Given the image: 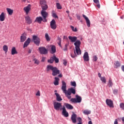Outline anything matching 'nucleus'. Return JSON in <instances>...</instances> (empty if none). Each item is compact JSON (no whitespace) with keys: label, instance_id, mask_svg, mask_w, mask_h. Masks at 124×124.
Returning a JSON list of instances; mask_svg holds the SVG:
<instances>
[{"label":"nucleus","instance_id":"1","mask_svg":"<svg viewBox=\"0 0 124 124\" xmlns=\"http://www.w3.org/2000/svg\"><path fill=\"white\" fill-rule=\"evenodd\" d=\"M62 90L63 91V93H65V95L66 96V97L68 98V99H71V93H73V94H75V93H76V91L72 87L68 89V90L66 91V83L63 80L62 81Z\"/></svg>","mask_w":124,"mask_h":124},{"label":"nucleus","instance_id":"2","mask_svg":"<svg viewBox=\"0 0 124 124\" xmlns=\"http://www.w3.org/2000/svg\"><path fill=\"white\" fill-rule=\"evenodd\" d=\"M75 46L76 52L77 55H81V50H80V46L81 45V41L80 40H76L74 43Z\"/></svg>","mask_w":124,"mask_h":124},{"label":"nucleus","instance_id":"3","mask_svg":"<svg viewBox=\"0 0 124 124\" xmlns=\"http://www.w3.org/2000/svg\"><path fill=\"white\" fill-rule=\"evenodd\" d=\"M76 98H71L70 101L73 102L74 103H80L82 101V97L79 96L78 95H76Z\"/></svg>","mask_w":124,"mask_h":124},{"label":"nucleus","instance_id":"4","mask_svg":"<svg viewBox=\"0 0 124 124\" xmlns=\"http://www.w3.org/2000/svg\"><path fill=\"white\" fill-rule=\"evenodd\" d=\"M41 14L44 19L43 22L44 23L47 22V19L46 18L48 17V15H49L46 11L42 10Z\"/></svg>","mask_w":124,"mask_h":124},{"label":"nucleus","instance_id":"5","mask_svg":"<svg viewBox=\"0 0 124 124\" xmlns=\"http://www.w3.org/2000/svg\"><path fill=\"white\" fill-rule=\"evenodd\" d=\"M32 39L34 43H35L37 46H39V44H40V39L39 37L36 35H33Z\"/></svg>","mask_w":124,"mask_h":124},{"label":"nucleus","instance_id":"6","mask_svg":"<svg viewBox=\"0 0 124 124\" xmlns=\"http://www.w3.org/2000/svg\"><path fill=\"white\" fill-rule=\"evenodd\" d=\"M39 51H40V54L42 55H46L48 52L47 51V49L44 46H41L39 47Z\"/></svg>","mask_w":124,"mask_h":124},{"label":"nucleus","instance_id":"7","mask_svg":"<svg viewBox=\"0 0 124 124\" xmlns=\"http://www.w3.org/2000/svg\"><path fill=\"white\" fill-rule=\"evenodd\" d=\"M53 106L55 110H60V108H62V103L57 102H54Z\"/></svg>","mask_w":124,"mask_h":124},{"label":"nucleus","instance_id":"8","mask_svg":"<svg viewBox=\"0 0 124 124\" xmlns=\"http://www.w3.org/2000/svg\"><path fill=\"white\" fill-rule=\"evenodd\" d=\"M106 102L107 103V105L109 106V107L114 108V103H113V101H112V100L107 99Z\"/></svg>","mask_w":124,"mask_h":124},{"label":"nucleus","instance_id":"9","mask_svg":"<svg viewBox=\"0 0 124 124\" xmlns=\"http://www.w3.org/2000/svg\"><path fill=\"white\" fill-rule=\"evenodd\" d=\"M62 116L65 117V118H67L68 116H69V114H68V112L66 111V109H65V107L63 106L62 108Z\"/></svg>","mask_w":124,"mask_h":124},{"label":"nucleus","instance_id":"10","mask_svg":"<svg viewBox=\"0 0 124 124\" xmlns=\"http://www.w3.org/2000/svg\"><path fill=\"white\" fill-rule=\"evenodd\" d=\"M60 70L58 69V68L55 67L54 68H53V70H52V76H57V75L60 74Z\"/></svg>","mask_w":124,"mask_h":124},{"label":"nucleus","instance_id":"11","mask_svg":"<svg viewBox=\"0 0 124 124\" xmlns=\"http://www.w3.org/2000/svg\"><path fill=\"white\" fill-rule=\"evenodd\" d=\"M50 27L52 30H56L57 29V25H56V20L52 19L50 22Z\"/></svg>","mask_w":124,"mask_h":124},{"label":"nucleus","instance_id":"12","mask_svg":"<svg viewBox=\"0 0 124 124\" xmlns=\"http://www.w3.org/2000/svg\"><path fill=\"white\" fill-rule=\"evenodd\" d=\"M77 118V115L73 113L71 117V120L73 124H76V123H77V120H76Z\"/></svg>","mask_w":124,"mask_h":124},{"label":"nucleus","instance_id":"13","mask_svg":"<svg viewBox=\"0 0 124 124\" xmlns=\"http://www.w3.org/2000/svg\"><path fill=\"white\" fill-rule=\"evenodd\" d=\"M82 16L86 20L87 27L90 28V27H91V21H90V19H89V18H88V17H87V16H86L85 15H83Z\"/></svg>","mask_w":124,"mask_h":124},{"label":"nucleus","instance_id":"14","mask_svg":"<svg viewBox=\"0 0 124 124\" xmlns=\"http://www.w3.org/2000/svg\"><path fill=\"white\" fill-rule=\"evenodd\" d=\"M83 60L85 62H89V61H90L89 53H88L87 52L84 53L83 55Z\"/></svg>","mask_w":124,"mask_h":124},{"label":"nucleus","instance_id":"15","mask_svg":"<svg viewBox=\"0 0 124 124\" xmlns=\"http://www.w3.org/2000/svg\"><path fill=\"white\" fill-rule=\"evenodd\" d=\"M31 4H28L27 6L24 8V10L26 12V14H29V12L31 11Z\"/></svg>","mask_w":124,"mask_h":124},{"label":"nucleus","instance_id":"16","mask_svg":"<svg viewBox=\"0 0 124 124\" xmlns=\"http://www.w3.org/2000/svg\"><path fill=\"white\" fill-rule=\"evenodd\" d=\"M31 43V38H28L27 40L25 42L23 45V48H26L29 46L30 44Z\"/></svg>","mask_w":124,"mask_h":124},{"label":"nucleus","instance_id":"17","mask_svg":"<svg viewBox=\"0 0 124 124\" xmlns=\"http://www.w3.org/2000/svg\"><path fill=\"white\" fill-rule=\"evenodd\" d=\"M51 50H50V53L51 54H55L56 52V46L54 45H50Z\"/></svg>","mask_w":124,"mask_h":124},{"label":"nucleus","instance_id":"18","mask_svg":"<svg viewBox=\"0 0 124 124\" xmlns=\"http://www.w3.org/2000/svg\"><path fill=\"white\" fill-rule=\"evenodd\" d=\"M25 21L27 23V24H31L32 23V20L31 19V17H30L29 16H25Z\"/></svg>","mask_w":124,"mask_h":124},{"label":"nucleus","instance_id":"19","mask_svg":"<svg viewBox=\"0 0 124 124\" xmlns=\"http://www.w3.org/2000/svg\"><path fill=\"white\" fill-rule=\"evenodd\" d=\"M68 38L69 40H70L71 42H76V41L77 40V37L76 36H69Z\"/></svg>","mask_w":124,"mask_h":124},{"label":"nucleus","instance_id":"20","mask_svg":"<svg viewBox=\"0 0 124 124\" xmlns=\"http://www.w3.org/2000/svg\"><path fill=\"white\" fill-rule=\"evenodd\" d=\"M44 18L41 16L37 17L35 20V22H37L39 24H41V22H43Z\"/></svg>","mask_w":124,"mask_h":124},{"label":"nucleus","instance_id":"21","mask_svg":"<svg viewBox=\"0 0 124 124\" xmlns=\"http://www.w3.org/2000/svg\"><path fill=\"white\" fill-rule=\"evenodd\" d=\"M5 20V14L2 12L0 15V21L3 22Z\"/></svg>","mask_w":124,"mask_h":124},{"label":"nucleus","instance_id":"22","mask_svg":"<svg viewBox=\"0 0 124 124\" xmlns=\"http://www.w3.org/2000/svg\"><path fill=\"white\" fill-rule=\"evenodd\" d=\"M64 106L67 109H69V110H72L73 109V106L69 104L65 103Z\"/></svg>","mask_w":124,"mask_h":124},{"label":"nucleus","instance_id":"23","mask_svg":"<svg viewBox=\"0 0 124 124\" xmlns=\"http://www.w3.org/2000/svg\"><path fill=\"white\" fill-rule=\"evenodd\" d=\"M54 67H55L51 65H47L46 66V71H50V70H51L52 71H53Z\"/></svg>","mask_w":124,"mask_h":124},{"label":"nucleus","instance_id":"24","mask_svg":"<svg viewBox=\"0 0 124 124\" xmlns=\"http://www.w3.org/2000/svg\"><path fill=\"white\" fill-rule=\"evenodd\" d=\"M11 54L13 55H16V54H18V52L16 50V47H13L11 50Z\"/></svg>","mask_w":124,"mask_h":124},{"label":"nucleus","instance_id":"25","mask_svg":"<svg viewBox=\"0 0 124 124\" xmlns=\"http://www.w3.org/2000/svg\"><path fill=\"white\" fill-rule=\"evenodd\" d=\"M59 81H60V78L58 77H55L54 84L55 86H58L59 85Z\"/></svg>","mask_w":124,"mask_h":124},{"label":"nucleus","instance_id":"26","mask_svg":"<svg viewBox=\"0 0 124 124\" xmlns=\"http://www.w3.org/2000/svg\"><path fill=\"white\" fill-rule=\"evenodd\" d=\"M55 94L56 95L57 101H62V97H61L60 94L58 93H55Z\"/></svg>","mask_w":124,"mask_h":124},{"label":"nucleus","instance_id":"27","mask_svg":"<svg viewBox=\"0 0 124 124\" xmlns=\"http://www.w3.org/2000/svg\"><path fill=\"white\" fill-rule=\"evenodd\" d=\"M41 7L42 10H43L44 11H46V10L48 9V6L47 5V4H43L41 6Z\"/></svg>","mask_w":124,"mask_h":124},{"label":"nucleus","instance_id":"28","mask_svg":"<svg viewBox=\"0 0 124 124\" xmlns=\"http://www.w3.org/2000/svg\"><path fill=\"white\" fill-rule=\"evenodd\" d=\"M26 39H27V37L25 35H22L20 36V42H24Z\"/></svg>","mask_w":124,"mask_h":124},{"label":"nucleus","instance_id":"29","mask_svg":"<svg viewBox=\"0 0 124 124\" xmlns=\"http://www.w3.org/2000/svg\"><path fill=\"white\" fill-rule=\"evenodd\" d=\"M114 67L115 68H118V67H120V66H121V64L119 62L116 61L114 62Z\"/></svg>","mask_w":124,"mask_h":124},{"label":"nucleus","instance_id":"30","mask_svg":"<svg viewBox=\"0 0 124 124\" xmlns=\"http://www.w3.org/2000/svg\"><path fill=\"white\" fill-rule=\"evenodd\" d=\"M6 10L9 14V15H12V14H13V10L8 8H7Z\"/></svg>","mask_w":124,"mask_h":124},{"label":"nucleus","instance_id":"31","mask_svg":"<svg viewBox=\"0 0 124 124\" xmlns=\"http://www.w3.org/2000/svg\"><path fill=\"white\" fill-rule=\"evenodd\" d=\"M54 55L53 57H51L49 60L47 61V62H49V63H53L54 62Z\"/></svg>","mask_w":124,"mask_h":124},{"label":"nucleus","instance_id":"32","mask_svg":"<svg viewBox=\"0 0 124 124\" xmlns=\"http://www.w3.org/2000/svg\"><path fill=\"white\" fill-rule=\"evenodd\" d=\"M33 62H34V63H35V64H37V65H38V64H39L40 62L39 61V60H37L36 58H34L33 60Z\"/></svg>","mask_w":124,"mask_h":124},{"label":"nucleus","instance_id":"33","mask_svg":"<svg viewBox=\"0 0 124 124\" xmlns=\"http://www.w3.org/2000/svg\"><path fill=\"white\" fill-rule=\"evenodd\" d=\"M3 50L4 51V52H5V53H7L8 51V46H7L6 45L3 46Z\"/></svg>","mask_w":124,"mask_h":124},{"label":"nucleus","instance_id":"34","mask_svg":"<svg viewBox=\"0 0 124 124\" xmlns=\"http://www.w3.org/2000/svg\"><path fill=\"white\" fill-rule=\"evenodd\" d=\"M52 16L54 18H57L58 19L59 18V17L58 16H57V14L55 13V11H52Z\"/></svg>","mask_w":124,"mask_h":124},{"label":"nucleus","instance_id":"35","mask_svg":"<svg viewBox=\"0 0 124 124\" xmlns=\"http://www.w3.org/2000/svg\"><path fill=\"white\" fill-rule=\"evenodd\" d=\"M45 38L46 40V41H50V37H49V34L48 33H46L45 34Z\"/></svg>","mask_w":124,"mask_h":124},{"label":"nucleus","instance_id":"36","mask_svg":"<svg viewBox=\"0 0 124 124\" xmlns=\"http://www.w3.org/2000/svg\"><path fill=\"white\" fill-rule=\"evenodd\" d=\"M112 86H113V82L112 81V79H111V78H109L108 80V87L110 88Z\"/></svg>","mask_w":124,"mask_h":124},{"label":"nucleus","instance_id":"37","mask_svg":"<svg viewBox=\"0 0 124 124\" xmlns=\"http://www.w3.org/2000/svg\"><path fill=\"white\" fill-rule=\"evenodd\" d=\"M83 114L85 115H89V114H91V111L85 110L83 111Z\"/></svg>","mask_w":124,"mask_h":124},{"label":"nucleus","instance_id":"38","mask_svg":"<svg viewBox=\"0 0 124 124\" xmlns=\"http://www.w3.org/2000/svg\"><path fill=\"white\" fill-rule=\"evenodd\" d=\"M54 61L56 63H59V60L58 59V58H57L56 55H54Z\"/></svg>","mask_w":124,"mask_h":124},{"label":"nucleus","instance_id":"39","mask_svg":"<svg viewBox=\"0 0 124 124\" xmlns=\"http://www.w3.org/2000/svg\"><path fill=\"white\" fill-rule=\"evenodd\" d=\"M40 4H41V6H42L43 4H46V1H45V0H41L40 1Z\"/></svg>","mask_w":124,"mask_h":124},{"label":"nucleus","instance_id":"40","mask_svg":"<svg viewBox=\"0 0 124 124\" xmlns=\"http://www.w3.org/2000/svg\"><path fill=\"white\" fill-rule=\"evenodd\" d=\"M100 80L103 83H106V78H105V77H103L101 78Z\"/></svg>","mask_w":124,"mask_h":124},{"label":"nucleus","instance_id":"41","mask_svg":"<svg viewBox=\"0 0 124 124\" xmlns=\"http://www.w3.org/2000/svg\"><path fill=\"white\" fill-rule=\"evenodd\" d=\"M56 6L57 7V9H62V7L60 3H56Z\"/></svg>","mask_w":124,"mask_h":124},{"label":"nucleus","instance_id":"42","mask_svg":"<svg viewBox=\"0 0 124 124\" xmlns=\"http://www.w3.org/2000/svg\"><path fill=\"white\" fill-rule=\"evenodd\" d=\"M70 28L72 29V31H73L76 32L78 31L77 28H74V27H73V26H71Z\"/></svg>","mask_w":124,"mask_h":124},{"label":"nucleus","instance_id":"43","mask_svg":"<svg viewBox=\"0 0 124 124\" xmlns=\"http://www.w3.org/2000/svg\"><path fill=\"white\" fill-rule=\"evenodd\" d=\"M71 85L73 87H76V86H77L76 82H75V81H71Z\"/></svg>","mask_w":124,"mask_h":124},{"label":"nucleus","instance_id":"44","mask_svg":"<svg viewBox=\"0 0 124 124\" xmlns=\"http://www.w3.org/2000/svg\"><path fill=\"white\" fill-rule=\"evenodd\" d=\"M120 107L122 110H124V103H121L120 105Z\"/></svg>","mask_w":124,"mask_h":124},{"label":"nucleus","instance_id":"45","mask_svg":"<svg viewBox=\"0 0 124 124\" xmlns=\"http://www.w3.org/2000/svg\"><path fill=\"white\" fill-rule=\"evenodd\" d=\"M58 40H59V46H60L61 47H62V39L61 38H58Z\"/></svg>","mask_w":124,"mask_h":124},{"label":"nucleus","instance_id":"46","mask_svg":"<svg viewBox=\"0 0 124 124\" xmlns=\"http://www.w3.org/2000/svg\"><path fill=\"white\" fill-rule=\"evenodd\" d=\"M97 57H96V56L94 55L93 57V62H96V61H97Z\"/></svg>","mask_w":124,"mask_h":124},{"label":"nucleus","instance_id":"47","mask_svg":"<svg viewBox=\"0 0 124 124\" xmlns=\"http://www.w3.org/2000/svg\"><path fill=\"white\" fill-rule=\"evenodd\" d=\"M77 121L78 122V123H82V118L81 117L78 118Z\"/></svg>","mask_w":124,"mask_h":124},{"label":"nucleus","instance_id":"48","mask_svg":"<svg viewBox=\"0 0 124 124\" xmlns=\"http://www.w3.org/2000/svg\"><path fill=\"white\" fill-rule=\"evenodd\" d=\"M77 55L76 54V52H75V51H74V55H72L71 54V57L72 58H75V57H77Z\"/></svg>","mask_w":124,"mask_h":124},{"label":"nucleus","instance_id":"49","mask_svg":"<svg viewBox=\"0 0 124 124\" xmlns=\"http://www.w3.org/2000/svg\"><path fill=\"white\" fill-rule=\"evenodd\" d=\"M36 95L37 96H40V91H38V92H37V93H36Z\"/></svg>","mask_w":124,"mask_h":124},{"label":"nucleus","instance_id":"50","mask_svg":"<svg viewBox=\"0 0 124 124\" xmlns=\"http://www.w3.org/2000/svg\"><path fill=\"white\" fill-rule=\"evenodd\" d=\"M93 1L96 4H98V3H99V0H93Z\"/></svg>","mask_w":124,"mask_h":124},{"label":"nucleus","instance_id":"51","mask_svg":"<svg viewBox=\"0 0 124 124\" xmlns=\"http://www.w3.org/2000/svg\"><path fill=\"white\" fill-rule=\"evenodd\" d=\"M113 92L114 94H117V93H118V90L115 89L113 90Z\"/></svg>","mask_w":124,"mask_h":124},{"label":"nucleus","instance_id":"52","mask_svg":"<svg viewBox=\"0 0 124 124\" xmlns=\"http://www.w3.org/2000/svg\"><path fill=\"white\" fill-rule=\"evenodd\" d=\"M45 60H46V57H42L41 62H45Z\"/></svg>","mask_w":124,"mask_h":124},{"label":"nucleus","instance_id":"53","mask_svg":"<svg viewBox=\"0 0 124 124\" xmlns=\"http://www.w3.org/2000/svg\"><path fill=\"white\" fill-rule=\"evenodd\" d=\"M67 63V62L66 61V60H64L63 62V64H64V65L65 66L66 65Z\"/></svg>","mask_w":124,"mask_h":124},{"label":"nucleus","instance_id":"54","mask_svg":"<svg viewBox=\"0 0 124 124\" xmlns=\"http://www.w3.org/2000/svg\"><path fill=\"white\" fill-rule=\"evenodd\" d=\"M67 50V46L66 45H65V47L63 49V51H66Z\"/></svg>","mask_w":124,"mask_h":124},{"label":"nucleus","instance_id":"55","mask_svg":"<svg viewBox=\"0 0 124 124\" xmlns=\"http://www.w3.org/2000/svg\"><path fill=\"white\" fill-rule=\"evenodd\" d=\"M114 124H118V119H115Z\"/></svg>","mask_w":124,"mask_h":124},{"label":"nucleus","instance_id":"56","mask_svg":"<svg viewBox=\"0 0 124 124\" xmlns=\"http://www.w3.org/2000/svg\"><path fill=\"white\" fill-rule=\"evenodd\" d=\"M121 69L123 72H124V65H122L121 67Z\"/></svg>","mask_w":124,"mask_h":124},{"label":"nucleus","instance_id":"57","mask_svg":"<svg viewBox=\"0 0 124 124\" xmlns=\"http://www.w3.org/2000/svg\"><path fill=\"white\" fill-rule=\"evenodd\" d=\"M77 18L78 20H80L81 17H80V16H77Z\"/></svg>","mask_w":124,"mask_h":124},{"label":"nucleus","instance_id":"58","mask_svg":"<svg viewBox=\"0 0 124 124\" xmlns=\"http://www.w3.org/2000/svg\"><path fill=\"white\" fill-rule=\"evenodd\" d=\"M98 77H99V78H102V77H101V74H100V73H98Z\"/></svg>","mask_w":124,"mask_h":124},{"label":"nucleus","instance_id":"59","mask_svg":"<svg viewBox=\"0 0 124 124\" xmlns=\"http://www.w3.org/2000/svg\"><path fill=\"white\" fill-rule=\"evenodd\" d=\"M58 77H59L60 78H62V74H60L58 76Z\"/></svg>","mask_w":124,"mask_h":124},{"label":"nucleus","instance_id":"60","mask_svg":"<svg viewBox=\"0 0 124 124\" xmlns=\"http://www.w3.org/2000/svg\"><path fill=\"white\" fill-rule=\"evenodd\" d=\"M97 7L98 8H100V4L99 3L97 4Z\"/></svg>","mask_w":124,"mask_h":124},{"label":"nucleus","instance_id":"61","mask_svg":"<svg viewBox=\"0 0 124 124\" xmlns=\"http://www.w3.org/2000/svg\"><path fill=\"white\" fill-rule=\"evenodd\" d=\"M88 124H93V122H92L91 121H90L88 122Z\"/></svg>","mask_w":124,"mask_h":124},{"label":"nucleus","instance_id":"62","mask_svg":"<svg viewBox=\"0 0 124 124\" xmlns=\"http://www.w3.org/2000/svg\"><path fill=\"white\" fill-rule=\"evenodd\" d=\"M28 53H29V54H31V50L29 49V51H28Z\"/></svg>","mask_w":124,"mask_h":124},{"label":"nucleus","instance_id":"63","mask_svg":"<svg viewBox=\"0 0 124 124\" xmlns=\"http://www.w3.org/2000/svg\"><path fill=\"white\" fill-rule=\"evenodd\" d=\"M66 13H67L68 14H69V11H66Z\"/></svg>","mask_w":124,"mask_h":124},{"label":"nucleus","instance_id":"64","mask_svg":"<svg viewBox=\"0 0 124 124\" xmlns=\"http://www.w3.org/2000/svg\"><path fill=\"white\" fill-rule=\"evenodd\" d=\"M122 122H124V117L122 118Z\"/></svg>","mask_w":124,"mask_h":124}]
</instances>
